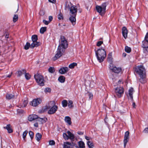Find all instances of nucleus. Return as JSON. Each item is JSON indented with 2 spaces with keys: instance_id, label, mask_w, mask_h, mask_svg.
<instances>
[{
  "instance_id": "f257e3e1",
  "label": "nucleus",
  "mask_w": 148,
  "mask_h": 148,
  "mask_svg": "<svg viewBox=\"0 0 148 148\" xmlns=\"http://www.w3.org/2000/svg\"><path fill=\"white\" fill-rule=\"evenodd\" d=\"M59 42L56 53L53 58V59L54 61L59 58L63 55L65 49L68 47L67 41L64 36H61Z\"/></svg>"
},
{
  "instance_id": "338daca9",
  "label": "nucleus",
  "mask_w": 148,
  "mask_h": 148,
  "mask_svg": "<svg viewBox=\"0 0 148 148\" xmlns=\"http://www.w3.org/2000/svg\"><path fill=\"white\" fill-rule=\"evenodd\" d=\"M18 8L17 9V10H18Z\"/></svg>"
},
{
  "instance_id": "473e14b6",
  "label": "nucleus",
  "mask_w": 148,
  "mask_h": 148,
  "mask_svg": "<svg viewBox=\"0 0 148 148\" xmlns=\"http://www.w3.org/2000/svg\"><path fill=\"white\" fill-rule=\"evenodd\" d=\"M31 45L30 43L28 42H27L24 48L26 50L28 49L29 47L32 48L31 47Z\"/></svg>"
},
{
  "instance_id": "864d4df0",
  "label": "nucleus",
  "mask_w": 148,
  "mask_h": 148,
  "mask_svg": "<svg viewBox=\"0 0 148 148\" xmlns=\"http://www.w3.org/2000/svg\"><path fill=\"white\" fill-rule=\"evenodd\" d=\"M88 96L90 99H91L93 97V95L92 93H89L88 94Z\"/></svg>"
},
{
  "instance_id": "b1692460",
  "label": "nucleus",
  "mask_w": 148,
  "mask_h": 148,
  "mask_svg": "<svg viewBox=\"0 0 148 148\" xmlns=\"http://www.w3.org/2000/svg\"><path fill=\"white\" fill-rule=\"evenodd\" d=\"M42 134L39 133H37L36 135V138L38 141H39L41 138Z\"/></svg>"
},
{
  "instance_id": "58836bf2",
  "label": "nucleus",
  "mask_w": 148,
  "mask_h": 148,
  "mask_svg": "<svg viewBox=\"0 0 148 148\" xmlns=\"http://www.w3.org/2000/svg\"><path fill=\"white\" fill-rule=\"evenodd\" d=\"M26 72V70L24 69L19 71V76L22 75L23 74H25Z\"/></svg>"
},
{
  "instance_id": "ddd939ff",
  "label": "nucleus",
  "mask_w": 148,
  "mask_h": 148,
  "mask_svg": "<svg viewBox=\"0 0 148 148\" xmlns=\"http://www.w3.org/2000/svg\"><path fill=\"white\" fill-rule=\"evenodd\" d=\"M41 102V99L40 98H38L33 99L30 104L32 106L36 107L39 105Z\"/></svg>"
},
{
  "instance_id": "0eeeda50",
  "label": "nucleus",
  "mask_w": 148,
  "mask_h": 148,
  "mask_svg": "<svg viewBox=\"0 0 148 148\" xmlns=\"http://www.w3.org/2000/svg\"><path fill=\"white\" fill-rule=\"evenodd\" d=\"M67 134L65 133H63V136L64 139L66 140L69 139L71 141L73 140L75 138L74 135L69 131L67 132Z\"/></svg>"
},
{
  "instance_id": "3c124183",
  "label": "nucleus",
  "mask_w": 148,
  "mask_h": 148,
  "mask_svg": "<svg viewBox=\"0 0 148 148\" xmlns=\"http://www.w3.org/2000/svg\"><path fill=\"white\" fill-rule=\"evenodd\" d=\"M95 84V83L94 82H91L90 83V86H91V87H92L94 86Z\"/></svg>"
},
{
  "instance_id": "9d476101",
  "label": "nucleus",
  "mask_w": 148,
  "mask_h": 148,
  "mask_svg": "<svg viewBox=\"0 0 148 148\" xmlns=\"http://www.w3.org/2000/svg\"><path fill=\"white\" fill-rule=\"evenodd\" d=\"M50 103L52 104L53 106L50 108L48 113L49 114H51L56 112L58 110V107L57 106L54 105L55 103L54 101H51Z\"/></svg>"
},
{
  "instance_id": "5fc2aeb1",
  "label": "nucleus",
  "mask_w": 148,
  "mask_h": 148,
  "mask_svg": "<svg viewBox=\"0 0 148 148\" xmlns=\"http://www.w3.org/2000/svg\"><path fill=\"white\" fill-rule=\"evenodd\" d=\"M49 23L53 19V17L51 16H49Z\"/></svg>"
},
{
  "instance_id": "f704fd0d",
  "label": "nucleus",
  "mask_w": 148,
  "mask_h": 148,
  "mask_svg": "<svg viewBox=\"0 0 148 148\" xmlns=\"http://www.w3.org/2000/svg\"><path fill=\"white\" fill-rule=\"evenodd\" d=\"M25 77L26 79L27 80H29L31 77V75L28 73H25Z\"/></svg>"
},
{
  "instance_id": "a878e982",
  "label": "nucleus",
  "mask_w": 148,
  "mask_h": 148,
  "mask_svg": "<svg viewBox=\"0 0 148 148\" xmlns=\"http://www.w3.org/2000/svg\"><path fill=\"white\" fill-rule=\"evenodd\" d=\"M78 144L80 148H84L85 147V144L83 141H79Z\"/></svg>"
},
{
  "instance_id": "0e129e2a",
  "label": "nucleus",
  "mask_w": 148,
  "mask_h": 148,
  "mask_svg": "<svg viewBox=\"0 0 148 148\" xmlns=\"http://www.w3.org/2000/svg\"><path fill=\"white\" fill-rule=\"evenodd\" d=\"M11 76V75H6V77H10Z\"/></svg>"
},
{
  "instance_id": "393cba45",
  "label": "nucleus",
  "mask_w": 148,
  "mask_h": 148,
  "mask_svg": "<svg viewBox=\"0 0 148 148\" xmlns=\"http://www.w3.org/2000/svg\"><path fill=\"white\" fill-rule=\"evenodd\" d=\"M47 120V119L46 118H38L37 121H39L41 123H44L46 122Z\"/></svg>"
},
{
  "instance_id": "5701e85b",
  "label": "nucleus",
  "mask_w": 148,
  "mask_h": 148,
  "mask_svg": "<svg viewBox=\"0 0 148 148\" xmlns=\"http://www.w3.org/2000/svg\"><path fill=\"white\" fill-rule=\"evenodd\" d=\"M4 128L6 129L9 133H11L13 132L11 128L10 124L7 125L6 127H4Z\"/></svg>"
},
{
  "instance_id": "7ed1b4c3",
  "label": "nucleus",
  "mask_w": 148,
  "mask_h": 148,
  "mask_svg": "<svg viewBox=\"0 0 148 148\" xmlns=\"http://www.w3.org/2000/svg\"><path fill=\"white\" fill-rule=\"evenodd\" d=\"M95 54L98 61L100 62L103 61L106 57V53L105 49H99L95 51Z\"/></svg>"
},
{
  "instance_id": "423d86ee",
  "label": "nucleus",
  "mask_w": 148,
  "mask_h": 148,
  "mask_svg": "<svg viewBox=\"0 0 148 148\" xmlns=\"http://www.w3.org/2000/svg\"><path fill=\"white\" fill-rule=\"evenodd\" d=\"M32 40L33 42L31 45V47L32 49L35 47H37L40 45V43L37 42L38 37L36 35H33L32 37Z\"/></svg>"
},
{
  "instance_id": "cd10ccee",
  "label": "nucleus",
  "mask_w": 148,
  "mask_h": 148,
  "mask_svg": "<svg viewBox=\"0 0 148 148\" xmlns=\"http://www.w3.org/2000/svg\"><path fill=\"white\" fill-rule=\"evenodd\" d=\"M58 80L61 83H64L65 81V78L63 76H60L58 78Z\"/></svg>"
},
{
  "instance_id": "c756f323",
  "label": "nucleus",
  "mask_w": 148,
  "mask_h": 148,
  "mask_svg": "<svg viewBox=\"0 0 148 148\" xmlns=\"http://www.w3.org/2000/svg\"><path fill=\"white\" fill-rule=\"evenodd\" d=\"M6 97L7 99L9 100L14 98V95L11 94H7Z\"/></svg>"
},
{
  "instance_id": "e433bc0d",
  "label": "nucleus",
  "mask_w": 148,
  "mask_h": 148,
  "mask_svg": "<svg viewBox=\"0 0 148 148\" xmlns=\"http://www.w3.org/2000/svg\"><path fill=\"white\" fill-rule=\"evenodd\" d=\"M47 28L46 27H41L40 29V32L41 34H43L46 30Z\"/></svg>"
},
{
  "instance_id": "2f4dec72",
  "label": "nucleus",
  "mask_w": 148,
  "mask_h": 148,
  "mask_svg": "<svg viewBox=\"0 0 148 148\" xmlns=\"http://www.w3.org/2000/svg\"><path fill=\"white\" fill-rule=\"evenodd\" d=\"M87 145L89 148H93L94 147V145L93 143L90 141L87 142Z\"/></svg>"
},
{
  "instance_id": "f8f14e48",
  "label": "nucleus",
  "mask_w": 148,
  "mask_h": 148,
  "mask_svg": "<svg viewBox=\"0 0 148 148\" xmlns=\"http://www.w3.org/2000/svg\"><path fill=\"white\" fill-rule=\"evenodd\" d=\"M130 133L129 131H127L125 132L123 140L124 148H125L129 138Z\"/></svg>"
},
{
  "instance_id": "4d7b16f0",
  "label": "nucleus",
  "mask_w": 148,
  "mask_h": 148,
  "mask_svg": "<svg viewBox=\"0 0 148 148\" xmlns=\"http://www.w3.org/2000/svg\"><path fill=\"white\" fill-rule=\"evenodd\" d=\"M85 139L88 140H89L91 139V138L90 137L86 136H85Z\"/></svg>"
},
{
  "instance_id": "c03bdc74",
  "label": "nucleus",
  "mask_w": 148,
  "mask_h": 148,
  "mask_svg": "<svg viewBox=\"0 0 148 148\" xmlns=\"http://www.w3.org/2000/svg\"><path fill=\"white\" fill-rule=\"evenodd\" d=\"M29 133L31 139H32L33 138L34 135V134L33 132L31 131H29Z\"/></svg>"
},
{
  "instance_id": "bb28decb",
  "label": "nucleus",
  "mask_w": 148,
  "mask_h": 148,
  "mask_svg": "<svg viewBox=\"0 0 148 148\" xmlns=\"http://www.w3.org/2000/svg\"><path fill=\"white\" fill-rule=\"evenodd\" d=\"M72 4L68 2L67 1L65 2V9H70V7L72 6Z\"/></svg>"
},
{
  "instance_id": "bf43d9fd",
  "label": "nucleus",
  "mask_w": 148,
  "mask_h": 148,
  "mask_svg": "<svg viewBox=\"0 0 148 148\" xmlns=\"http://www.w3.org/2000/svg\"><path fill=\"white\" fill-rule=\"evenodd\" d=\"M34 126L36 127H38V123H35L34 124Z\"/></svg>"
},
{
  "instance_id": "a18cd8bd",
  "label": "nucleus",
  "mask_w": 148,
  "mask_h": 148,
  "mask_svg": "<svg viewBox=\"0 0 148 148\" xmlns=\"http://www.w3.org/2000/svg\"><path fill=\"white\" fill-rule=\"evenodd\" d=\"M51 91V89L50 88H46L45 90V93H50Z\"/></svg>"
},
{
  "instance_id": "680f3d73",
  "label": "nucleus",
  "mask_w": 148,
  "mask_h": 148,
  "mask_svg": "<svg viewBox=\"0 0 148 148\" xmlns=\"http://www.w3.org/2000/svg\"><path fill=\"white\" fill-rule=\"evenodd\" d=\"M126 56V54L125 53H123V56L124 57H125Z\"/></svg>"
},
{
  "instance_id": "39448f33",
  "label": "nucleus",
  "mask_w": 148,
  "mask_h": 148,
  "mask_svg": "<svg viewBox=\"0 0 148 148\" xmlns=\"http://www.w3.org/2000/svg\"><path fill=\"white\" fill-rule=\"evenodd\" d=\"M106 6V3H104L101 6H96V8L97 12L99 13L101 15H103L105 12Z\"/></svg>"
},
{
  "instance_id": "9b49d317",
  "label": "nucleus",
  "mask_w": 148,
  "mask_h": 148,
  "mask_svg": "<svg viewBox=\"0 0 148 148\" xmlns=\"http://www.w3.org/2000/svg\"><path fill=\"white\" fill-rule=\"evenodd\" d=\"M77 11V7L75 5L72 6L70 9V15H76Z\"/></svg>"
},
{
  "instance_id": "f3484780",
  "label": "nucleus",
  "mask_w": 148,
  "mask_h": 148,
  "mask_svg": "<svg viewBox=\"0 0 148 148\" xmlns=\"http://www.w3.org/2000/svg\"><path fill=\"white\" fill-rule=\"evenodd\" d=\"M147 42L146 41H143L142 47L143 48V51L145 53H148V46H146Z\"/></svg>"
},
{
  "instance_id": "de8ad7c7",
  "label": "nucleus",
  "mask_w": 148,
  "mask_h": 148,
  "mask_svg": "<svg viewBox=\"0 0 148 148\" xmlns=\"http://www.w3.org/2000/svg\"><path fill=\"white\" fill-rule=\"evenodd\" d=\"M49 145H53L55 144V142L53 140H51L49 141Z\"/></svg>"
},
{
  "instance_id": "dca6fc26",
  "label": "nucleus",
  "mask_w": 148,
  "mask_h": 148,
  "mask_svg": "<svg viewBox=\"0 0 148 148\" xmlns=\"http://www.w3.org/2000/svg\"><path fill=\"white\" fill-rule=\"evenodd\" d=\"M76 15H70V17L69 18V19L72 25H74L76 23V18L75 17Z\"/></svg>"
},
{
  "instance_id": "8fccbe9b",
  "label": "nucleus",
  "mask_w": 148,
  "mask_h": 148,
  "mask_svg": "<svg viewBox=\"0 0 148 148\" xmlns=\"http://www.w3.org/2000/svg\"><path fill=\"white\" fill-rule=\"evenodd\" d=\"M43 23L46 25H48L49 23V21L44 20L43 21Z\"/></svg>"
},
{
  "instance_id": "37998d69",
  "label": "nucleus",
  "mask_w": 148,
  "mask_h": 148,
  "mask_svg": "<svg viewBox=\"0 0 148 148\" xmlns=\"http://www.w3.org/2000/svg\"><path fill=\"white\" fill-rule=\"evenodd\" d=\"M49 72L51 73H53L55 71V70L54 67H50L49 69Z\"/></svg>"
},
{
  "instance_id": "4c0bfd02",
  "label": "nucleus",
  "mask_w": 148,
  "mask_h": 148,
  "mask_svg": "<svg viewBox=\"0 0 148 148\" xmlns=\"http://www.w3.org/2000/svg\"><path fill=\"white\" fill-rule=\"evenodd\" d=\"M77 65V64L75 63H73L69 65V67L70 69H73Z\"/></svg>"
},
{
  "instance_id": "a211bd4d",
  "label": "nucleus",
  "mask_w": 148,
  "mask_h": 148,
  "mask_svg": "<svg viewBox=\"0 0 148 148\" xmlns=\"http://www.w3.org/2000/svg\"><path fill=\"white\" fill-rule=\"evenodd\" d=\"M38 118V116L36 114H32L30 115L28 117V119L29 121H33L35 119Z\"/></svg>"
},
{
  "instance_id": "20e7f679",
  "label": "nucleus",
  "mask_w": 148,
  "mask_h": 148,
  "mask_svg": "<svg viewBox=\"0 0 148 148\" xmlns=\"http://www.w3.org/2000/svg\"><path fill=\"white\" fill-rule=\"evenodd\" d=\"M34 78L38 85L40 86L44 85V78L42 75L37 73L34 75Z\"/></svg>"
},
{
  "instance_id": "052dcab7",
  "label": "nucleus",
  "mask_w": 148,
  "mask_h": 148,
  "mask_svg": "<svg viewBox=\"0 0 148 148\" xmlns=\"http://www.w3.org/2000/svg\"><path fill=\"white\" fill-rule=\"evenodd\" d=\"M132 106H133V107L134 108H135L136 107V105L135 103H132Z\"/></svg>"
},
{
  "instance_id": "69168bd1",
  "label": "nucleus",
  "mask_w": 148,
  "mask_h": 148,
  "mask_svg": "<svg viewBox=\"0 0 148 148\" xmlns=\"http://www.w3.org/2000/svg\"><path fill=\"white\" fill-rule=\"evenodd\" d=\"M121 81L120 80H119V82H118V83H119V84H120V83L121 82Z\"/></svg>"
},
{
  "instance_id": "6ab92c4d",
  "label": "nucleus",
  "mask_w": 148,
  "mask_h": 148,
  "mask_svg": "<svg viewBox=\"0 0 148 148\" xmlns=\"http://www.w3.org/2000/svg\"><path fill=\"white\" fill-rule=\"evenodd\" d=\"M134 92V90L133 88H131L129 89L128 95V97H130L132 99H133V94Z\"/></svg>"
},
{
  "instance_id": "4468645a",
  "label": "nucleus",
  "mask_w": 148,
  "mask_h": 148,
  "mask_svg": "<svg viewBox=\"0 0 148 148\" xmlns=\"http://www.w3.org/2000/svg\"><path fill=\"white\" fill-rule=\"evenodd\" d=\"M69 70V69L68 67H62L60 69L59 72L61 74H64L67 72Z\"/></svg>"
},
{
  "instance_id": "ea45409f",
  "label": "nucleus",
  "mask_w": 148,
  "mask_h": 148,
  "mask_svg": "<svg viewBox=\"0 0 148 148\" xmlns=\"http://www.w3.org/2000/svg\"><path fill=\"white\" fill-rule=\"evenodd\" d=\"M25 114V112L23 110H19V116H23Z\"/></svg>"
},
{
  "instance_id": "1a4fd4ad",
  "label": "nucleus",
  "mask_w": 148,
  "mask_h": 148,
  "mask_svg": "<svg viewBox=\"0 0 148 148\" xmlns=\"http://www.w3.org/2000/svg\"><path fill=\"white\" fill-rule=\"evenodd\" d=\"M124 92V89L123 87H118L115 90V92L117 97L120 98L123 95Z\"/></svg>"
},
{
  "instance_id": "4be33fe9",
  "label": "nucleus",
  "mask_w": 148,
  "mask_h": 148,
  "mask_svg": "<svg viewBox=\"0 0 148 148\" xmlns=\"http://www.w3.org/2000/svg\"><path fill=\"white\" fill-rule=\"evenodd\" d=\"M64 121L66 123L69 125L71 124V118L69 116H66L65 117Z\"/></svg>"
},
{
  "instance_id": "c85d7f7f",
  "label": "nucleus",
  "mask_w": 148,
  "mask_h": 148,
  "mask_svg": "<svg viewBox=\"0 0 148 148\" xmlns=\"http://www.w3.org/2000/svg\"><path fill=\"white\" fill-rule=\"evenodd\" d=\"M28 103V101L27 100H24L23 101V104L22 105L21 104L20 105V108L25 107L26 106Z\"/></svg>"
},
{
  "instance_id": "79ce46f5",
  "label": "nucleus",
  "mask_w": 148,
  "mask_h": 148,
  "mask_svg": "<svg viewBox=\"0 0 148 148\" xmlns=\"http://www.w3.org/2000/svg\"><path fill=\"white\" fill-rule=\"evenodd\" d=\"M18 15H15L13 18V21L14 22H16L18 20Z\"/></svg>"
},
{
  "instance_id": "a19ab883",
  "label": "nucleus",
  "mask_w": 148,
  "mask_h": 148,
  "mask_svg": "<svg viewBox=\"0 0 148 148\" xmlns=\"http://www.w3.org/2000/svg\"><path fill=\"white\" fill-rule=\"evenodd\" d=\"M73 102L71 100H69L68 103V106L70 108H71L73 107Z\"/></svg>"
},
{
  "instance_id": "2eb2a0df",
  "label": "nucleus",
  "mask_w": 148,
  "mask_h": 148,
  "mask_svg": "<svg viewBox=\"0 0 148 148\" xmlns=\"http://www.w3.org/2000/svg\"><path fill=\"white\" fill-rule=\"evenodd\" d=\"M128 32L126 28L124 27L122 28V34L123 37L125 39H126L127 37Z\"/></svg>"
},
{
  "instance_id": "49530a36",
  "label": "nucleus",
  "mask_w": 148,
  "mask_h": 148,
  "mask_svg": "<svg viewBox=\"0 0 148 148\" xmlns=\"http://www.w3.org/2000/svg\"><path fill=\"white\" fill-rule=\"evenodd\" d=\"M58 18L59 20L63 19V17L62 14L60 13V14L58 15Z\"/></svg>"
},
{
  "instance_id": "e2e57ef3",
  "label": "nucleus",
  "mask_w": 148,
  "mask_h": 148,
  "mask_svg": "<svg viewBox=\"0 0 148 148\" xmlns=\"http://www.w3.org/2000/svg\"><path fill=\"white\" fill-rule=\"evenodd\" d=\"M5 37L6 38H8V36L7 34H6L5 36Z\"/></svg>"
},
{
  "instance_id": "6e6552de",
  "label": "nucleus",
  "mask_w": 148,
  "mask_h": 148,
  "mask_svg": "<svg viewBox=\"0 0 148 148\" xmlns=\"http://www.w3.org/2000/svg\"><path fill=\"white\" fill-rule=\"evenodd\" d=\"M109 68L113 72L117 74L121 73L123 72L122 68L120 67H117L112 65L110 66Z\"/></svg>"
},
{
  "instance_id": "72a5a7b5",
  "label": "nucleus",
  "mask_w": 148,
  "mask_h": 148,
  "mask_svg": "<svg viewBox=\"0 0 148 148\" xmlns=\"http://www.w3.org/2000/svg\"><path fill=\"white\" fill-rule=\"evenodd\" d=\"M67 104L68 103L67 101L66 100H63L62 101V106L64 107H66L67 106Z\"/></svg>"
},
{
  "instance_id": "c9c22d12",
  "label": "nucleus",
  "mask_w": 148,
  "mask_h": 148,
  "mask_svg": "<svg viewBox=\"0 0 148 148\" xmlns=\"http://www.w3.org/2000/svg\"><path fill=\"white\" fill-rule=\"evenodd\" d=\"M125 52L129 53L131 52V49L128 46H126L125 47Z\"/></svg>"
},
{
  "instance_id": "13d9d810",
  "label": "nucleus",
  "mask_w": 148,
  "mask_h": 148,
  "mask_svg": "<svg viewBox=\"0 0 148 148\" xmlns=\"http://www.w3.org/2000/svg\"><path fill=\"white\" fill-rule=\"evenodd\" d=\"M77 134L80 135H82L83 134V133L79 131L77 132Z\"/></svg>"
},
{
  "instance_id": "09e8293b",
  "label": "nucleus",
  "mask_w": 148,
  "mask_h": 148,
  "mask_svg": "<svg viewBox=\"0 0 148 148\" xmlns=\"http://www.w3.org/2000/svg\"><path fill=\"white\" fill-rule=\"evenodd\" d=\"M103 43V42L102 41H99L97 42V45L98 47L100 46Z\"/></svg>"
},
{
  "instance_id": "7c9ffc66",
  "label": "nucleus",
  "mask_w": 148,
  "mask_h": 148,
  "mask_svg": "<svg viewBox=\"0 0 148 148\" xmlns=\"http://www.w3.org/2000/svg\"><path fill=\"white\" fill-rule=\"evenodd\" d=\"M28 133V131L27 130H25V131L23 134V140L25 141H26L25 138L26 137V135Z\"/></svg>"
},
{
  "instance_id": "412c9836",
  "label": "nucleus",
  "mask_w": 148,
  "mask_h": 148,
  "mask_svg": "<svg viewBox=\"0 0 148 148\" xmlns=\"http://www.w3.org/2000/svg\"><path fill=\"white\" fill-rule=\"evenodd\" d=\"M112 52L110 53L108 56V61L110 63H111L112 62L113 58L112 57Z\"/></svg>"
},
{
  "instance_id": "aec40b11",
  "label": "nucleus",
  "mask_w": 148,
  "mask_h": 148,
  "mask_svg": "<svg viewBox=\"0 0 148 148\" xmlns=\"http://www.w3.org/2000/svg\"><path fill=\"white\" fill-rule=\"evenodd\" d=\"M71 144L69 142H64L63 145V148H71Z\"/></svg>"
},
{
  "instance_id": "f03ea898",
  "label": "nucleus",
  "mask_w": 148,
  "mask_h": 148,
  "mask_svg": "<svg viewBox=\"0 0 148 148\" xmlns=\"http://www.w3.org/2000/svg\"><path fill=\"white\" fill-rule=\"evenodd\" d=\"M135 72L139 75L140 78V82L142 83H145L146 82L145 80L146 73L145 68L143 65H139L135 67Z\"/></svg>"
},
{
  "instance_id": "6e6d98bb",
  "label": "nucleus",
  "mask_w": 148,
  "mask_h": 148,
  "mask_svg": "<svg viewBox=\"0 0 148 148\" xmlns=\"http://www.w3.org/2000/svg\"><path fill=\"white\" fill-rule=\"evenodd\" d=\"M49 1L53 3H55L56 2V0H49Z\"/></svg>"
},
{
  "instance_id": "603ef678",
  "label": "nucleus",
  "mask_w": 148,
  "mask_h": 148,
  "mask_svg": "<svg viewBox=\"0 0 148 148\" xmlns=\"http://www.w3.org/2000/svg\"><path fill=\"white\" fill-rule=\"evenodd\" d=\"M145 39L146 41H146L147 43V42H148V33L145 36Z\"/></svg>"
}]
</instances>
